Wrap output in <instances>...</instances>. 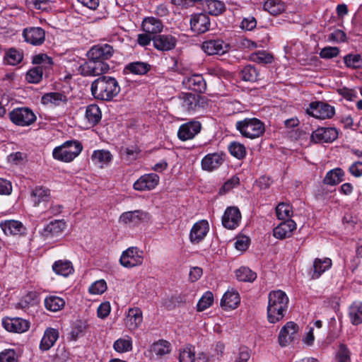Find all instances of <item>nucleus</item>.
Segmentation results:
<instances>
[{
	"mask_svg": "<svg viewBox=\"0 0 362 362\" xmlns=\"http://www.w3.org/2000/svg\"><path fill=\"white\" fill-rule=\"evenodd\" d=\"M110 303L105 302L101 303L97 310L98 317L104 319L107 317L110 313Z\"/></svg>",
	"mask_w": 362,
	"mask_h": 362,
	"instance_id": "63",
	"label": "nucleus"
},
{
	"mask_svg": "<svg viewBox=\"0 0 362 362\" xmlns=\"http://www.w3.org/2000/svg\"><path fill=\"white\" fill-rule=\"evenodd\" d=\"M250 357V351L247 347H241L235 362H247Z\"/></svg>",
	"mask_w": 362,
	"mask_h": 362,
	"instance_id": "64",
	"label": "nucleus"
},
{
	"mask_svg": "<svg viewBox=\"0 0 362 362\" xmlns=\"http://www.w3.org/2000/svg\"><path fill=\"white\" fill-rule=\"evenodd\" d=\"M349 317L351 322L354 325H358L362 323V303L354 302L349 309Z\"/></svg>",
	"mask_w": 362,
	"mask_h": 362,
	"instance_id": "36",
	"label": "nucleus"
},
{
	"mask_svg": "<svg viewBox=\"0 0 362 362\" xmlns=\"http://www.w3.org/2000/svg\"><path fill=\"white\" fill-rule=\"evenodd\" d=\"M241 221V214L235 206L228 207L222 217V224L228 229L233 230L238 227Z\"/></svg>",
	"mask_w": 362,
	"mask_h": 362,
	"instance_id": "14",
	"label": "nucleus"
},
{
	"mask_svg": "<svg viewBox=\"0 0 362 362\" xmlns=\"http://www.w3.org/2000/svg\"><path fill=\"white\" fill-rule=\"evenodd\" d=\"M113 348L119 353L130 351L132 349V341L129 337L119 338L115 341Z\"/></svg>",
	"mask_w": 362,
	"mask_h": 362,
	"instance_id": "47",
	"label": "nucleus"
},
{
	"mask_svg": "<svg viewBox=\"0 0 362 362\" xmlns=\"http://www.w3.org/2000/svg\"><path fill=\"white\" fill-rule=\"evenodd\" d=\"M202 125L198 121H190L182 124L178 130L177 136L182 141L193 139L201 130Z\"/></svg>",
	"mask_w": 362,
	"mask_h": 362,
	"instance_id": "17",
	"label": "nucleus"
},
{
	"mask_svg": "<svg viewBox=\"0 0 362 362\" xmlns=\"http://www.w3.org/2000/svg\"><path fill=\"white\" fill-rule=\"evenodd\" d=\"M264 9L273 16H277L285 10V5L280 0H267L264 4Z\"/></svg>",
	"mask_w": 362,
	"mask_h": 362,
	"instance_id": "40",
	"label": "nucleus"
},
{
	"mask_svg": "<svg viewBox=\"0 0 362 362\" xmlns=\"http://www.w3.org/2000/svg\"><path fill=\"white\" fill-rule=\"evenodd\" d=\"M209 230V224L206 220L195 223L189 233V240L192 244H198L206 236Z\"/></svg>",
	"mask_w": 362,
	"mask_h": 362,
	"instance_id": "15",
	"label": "nucleus"
},
{
	"mask_svg": "<svg viewBox=\"0 0 362 362\" xmlns=\"http://www.w3.org/2000/svg\"><path fill=\"white\" fill-rule=\"evenodd\" d=\"M222 153H209L202 160V167L204 170L213 171L218 168L223 163Z\"/></svg>",
	"mask_w": 362,
	"mask_h": 362,
	"instance_id": "24",
	"label": "nucleus"
},
{
	"mask_svg": "<svg viewBox=\"0 0 362 362\" xmlns=\"http://www.w3.org/2000/svg\"><path fill=\"white\" fill-rule=\"evenodd\" d=\"M250 59L258 64H269L272 62L273 57L266 52H258L252 54Z\"/></svg>",
	"mask_w": 362,
	"mask_h": 362,
	"instance_id": "53",
	"label": "nucleus"
},
{
	"mask_svg": "<svg viewBox=\"0 0 362 362\" xmlns=\"http://www.w3.org/2000/svg\"><path fill=\"white\" fill-rule=\"evenodd\" d=\"M228 149L231 155L238 159H242L246 155V149L245 146L238 142L231 143L228 146Z\"/></svg>",
	"mask_w": 362,
	"mask_h": 362,
	"instance_id": "52",
	"label": "nucleus"
},
{
	"mask_svg": "<svg viewBox=\"0 0 362 362\" xmlns=\"http://www.w3.org/2000/svg\"><path fill=\"white\" fill-rule=\"evenodd\" d=\"M42 103H52L54 105H59L62 103H66L68 100L67 97L61 93H49L44 95L42 98Z\"/></svg>",
	"mask_w": 362,
	"mask_h": 362,
	"instance_id": "42",
	"label": "nucleus"
},
{
	"mask_svg": "<svg viewBox=\"0 0 362 362\" xmlns=\"http://www.w3.org/2000/svg\"><path fill=\"white\" fill-rule=\"evenodd\" d=\"M151 219L148 212L136 210L123 213L119 217V221L124 223H133L137 225L141 222H147Z\"/></svg>",
	"mask_w": 362,
	"mask_h": 362,
	"instance_id": "18",
	"label": "nucleus"
},
{
	"mask_svg": "<svg viewBox=\"0 0 362 362\" xmlns=\"http://www.w3.org/2000/svg\"><path fill=\"white\" fill-rule=\"evenodd\" d=\"M150 67L151 66L147 63L135 62L127 64L125 66L124 71H128L134 74L143 75L150 70Z\"/></svg>",
	"mask_w": 362,
	"mask_h": 362,
	"instance_id": "41",
	"label": "nucleus"
},
{
	"mask_svg": "<svg viewBox=\"0 0 362 362\" xmlns=\"http://www.w3.org/2000/svg\"><path fill=\"white\" fill-rule=\"evenodd\" d=\"M183 83L189 89L197 93H204L206 89V83L200 74H194L185 78Z\"/></svg>",
	"mask_w": 362,
	"mask_h": 362,
	"instance_id": "26",
	"label": "nucleus"
},
{
	"mask_svg": "<svg viewBox=\"0 0 362 362\" xmlns=\"http://www.w3.org/2000/svg\"><path fill=\"white\" fill-rule=\"evenodd\" d=\"M257 26V20L255 17L249 16L244 18L241 22L240 28L245 30H252Z\"/></svg>",
	"mask_w": 362,
	"mask_h": 362,
	"instance_id": "61",
	"label": "nucleus"
},
{
	"mask_svg": "<svg viewBox=\"0 0 362 362\" xmlns=\"http://www.w3.org/2000/svg\"><path fill=\"white\" fill-rule=\"evenodd\" d=\"M11 122L19 127H28L35 122L37 117L28 107H16L8 113Z\"/></svg>",
	"mask_w": 362,
	"mask_h": 362,
	"instance_id": "5",
	"label": "nucleus"
},
{
	"mask_svg": "<svg viewBox=\"0 0 362 362\" xmlns=\"http://www.w3.org/2000/svg\"><path fill=\"white\" fill-rule=\"evenodd\" d=\"M182 106L188 111L196 110L203 104L204 98L199 95L191 93H182Z\"/></svg>",
	"mask_w": 362,
	"mask_h": 362,
	"instance_id": "27",
	"label": "nucleus"
},
{
	"mask_svg": "<svg viewBox=\"0 0 362 362\" xmlns=\"http://www.w3.org/2000/svg\"><path fill=\"white\" fill-rule=\"evenodd\" d=\"M3 327L8 332L22 333L29 328V322L19 317H6L2 320Z\"/></svg>",
	"mask_w": 362,
	"mask_h": 362,
	"instance_id": "19",
	"label": "nucleus"
},
{
	"mask_svg": "<svg viewBox=\"0 0 362 362\" xmlns=\"http://www.w3.org/2000/svg\"><path fill=\"white\" fill-rule=\"evenodd\" d=\"M210 19L207 14L200 13L192 15L190 19L191 30L196 34H202L209 30Z\"/></svg>",
	"mask_w": 362,
	"mask_h": 362,
	"instance_id": "12",
	"label": "nucleus"
},
{
	"mask_svg": "<svg viewBox=\"0 0 362 362\" xmlns=\"http://www.w3.org/2000/svg\"><path fill=\"white\" fill-rule=\"evenodd\" d=\"M114 49L111 45L103 44L93 46L88 52L87 56L89 59L104 62L112 57Z\"/></svg>",
	"mask_w": 362,
	"mask_h": 362,
	"instance_id": "11",
	"label": "nucleus"
},
{
	"mask_svg": "<svg viewBox=\"0 0 362 362\" xmlns=\"http://www.w3.org/2000/svg\"><path fill=\"white\" fill-rule=\"evenodd\" d=\"M339 53V49L337 47H325L320 52V56L322 59H332L336 57Z\"/></svg>",
	"mask_w": 362,
	"mask_h": 362,
	"instance_id": "58",
	"label": "nucleus"
},
{
	"mask_svg": "<svg viewBox=\"0 0 362 362\" xmlns=\"http://www.w3.org/2000/svg\"><path fill=\"white\" fill-rule=\"evenodd\" d=\"M344 63L349 67L361 68L362 67V57L360 54H348L344 57Z\"/></svg>",
	"mask_w": 362,
	"mask_h": 362,
	"instance_id": "55",
	"label": "nucleus"
},
{
	"mask_svg": "<svg viewBox=\"0 0 362 362\" xmlns=\"http://www.w3.org/2000/svg\"><path fill=\"white\" fill-rule=\"evenodd\" d=\"M23 59V53L16 49L11 48L6 53V60L11 65H16Z\"/></svg>",
	"mask_w": 362,
	"mask_h": 362,
	"instance_id": "56",
	"label": "nucleus"
},
{
	"mask_svg": "<svg viewBox=\"0 0 362 362\" xmlns=\"http://www.w3.org/2000/svg\"><path fill=\"white\" fill-rule=\"evenodd\" d=\"M235 128L243 137L250 139L259 138L265 131L264 123L255 117L238 121Z\"/></svg>",
	"mask_w": 362,
	"mask_h": 362,
	"instance_id": "3",
	"label": "nucleus"
},
{
	"mask_svg": "<svg viewBox=\"0 0 362 362\" xmlns=\"http://www.w3.org/2000/svg\"><path fill=\"white\" fill-rule=\"evenodd\" d=\"M159 176L156 173H149L141 176L134 184L137 191L151 190L159 183Z\"/></svg>",
	"mask_w": 362,
	"mask_h": 362,
	"instance_id": "16",
	"label": "nucleus"
},
{
	"mask_svg": "<svg viewBox=\"0 0 362 362\" xmlns=\"http://www.w3.org/2000/svg\"><path fill=\"white\" fill-rule=\"evenodd\" d=\"M338 137V131L334 127H320L314 131L311 139L315 143H331Z\"/></svg>",
	"mask_w": 362,
	"mask_h": 362,
	"instance_id": "10",
	"label": "nucleus"
},
{
	"mask_svg": "<svg viewBox=\"0 0 362 362\" xmlns=\"http://www.w3.org/2000/svg\"><path fill=\"white\" fill-rule=\"evenodd\" d=\"M112 159V155L107 150H95L93 152L91 160L95 164H98L100 168L108 165Z\"/></svg>",
	"mask_w": 362,
	"mask_h": 362,
	"instance_id": "33",
	"label": "nucleus"
},
{
	"mask_svg": "<svg viewBox=\"0 0 362 362\" xmlns=\"http://www.w3.org/2000/svg\"><path fill=\"white\" fill-rule=\"evenodd\" d=\"M206 10L212 16H218L226 10L223 2L218 0H207Z\"/></svg>",
	"mask_w": 362,
	"mask_h": 362,
	"instance_id": "46",
	"label": "nucleus"
},
{
	"mask_svg": "<svg viewBox=\"0 0 362 362\" xmlns=\"http://www.w3.org/2000/svg\"><path fill=\"white\" fill-rule=\"evenodd\" d=\"M17 355L13 349H5L0 353V362H16Z\"/></svg>",
	"mask_w": 362,
	"mask_h": 362,
	"instance_id": "59",
	"label": "nucleus"
},
{
	"mask_svg": "<svg viewBox=\"0 0 362 362\" xmlns=\"http://www.w3.org/2000/svg\"><path fill=\"white\" fill-rule=\"evenodd\" d=\"M332 266V260L329 258H316L313 262V279L319 278L322 274L329 269Z\"/></svg>",
	"mask_w": 362,
	"mask_h": 362,
	"instance_id": "34",
	"label": "nucleus"
},
{
	"mask_svg": "<svg viewBox=\"0 0 362 362\" xmlns=\"http://www.w3.org/2000/svg\"><path fill=\"white\" fill-rule=\"evenodd\" d=\"M142 29L145 33L156 35L163 31V24L162 21L158 18L148 17L144 18L142 22Z\"/></svg>",
	"mask_w": 362,
	"mask_h": 362,
	"instance_id": "29",
	"label": "nucleus"
},
{
	"mask_svg": "<svg viewBox=\"0 0 362 362\" xmlns=\"http://www.w3.org/2000/svg\"><path fill=\"white\" fill-rule=\"evenodd\" d=\"M59 337L58 331L55 329H47L41 340L40 348L42 351L49 350L56 342Z\"/></svg>",
	"mask_w": 362,
	"mask_h": 362,
	"instance_id": "32",
	"label": "nucleus"
},
{
	"mask_svg": "<svg viewBox=\"0 0 362 362\" xmlns=\"http://www.w3.org/2000/svg\"><path fill=\"white\" fill-rule=\"evenodd\" d=\"M0 227L6 235H22L25 233V228L18 221L7 220L0 223Z\"/></svg>",
	"mask_w": 362,
	"mask_h": 362,
	"instance_id": "25",
	"label": "nucleus"
},
{
	"mask_svg": "<svg viewBox=\"0 0 362 362\" xmlns=\"http://www.w3.org/2000/svg\"><path fill=\"white\" fill-rule=\"evenodd\" d=\"M151 351L157 356L162 357L170 351V344L165 340H159L151 346Z\"/></svg>",
	"mask_w": 362,
	"mask_h": 362,
	"instance_id": "45",
	"label": "nucleus"
},
{
	"mask_svg": "<svg viewBox=\"0 0 362 362\" xmlns=\"http://www.w3.org/2000/svg\"><path fill=\"white\" fill-rule=\"evenodd\" d=\"M144 262V252L137 247H130L124 250L119 259L122 266L132 268L140 266Z\"/></svg>",
	"mask_w": 362,
	"mask_h": 362,
	"instance_id": "6",
	"label": "nucleus"
},
{
	"mask_svg": "<svg viewBox=\"0 0 362 362\" xmlns=\"http://www.w3.org/2000/svg\"><path fill=\"white\" fill-rule=\"evenodd\" d=\"M235 275L240 281L252 282L257 279V274L247 267H242L237 269Z\"/></svg>",
	"mask_w": 362,
	"mask_h": 362,
	"instance_id": "44",
	"label": "nucleus"
},
{
	"mask_svg": "<svg viewBox=\"0 0 362 362\" xmlns=\"http://www.w3.org/2000/svg\"><path fill=\"white\" fill-rule=\"evenodd\" d=\"M32 202L35 206H39L41 202H48L50 199V191L43 187H36L31 192Z\"/></svg>",
	"mask_w": 362,
	"mask_h": 362,
	"instance_id": "31",
	"label": "nucleus"
},
{
	"mask_svg": "<svg viewBox=\"0 0 362 362\" xmlns=\"http://www.w3.org/2000/svg\"><path fill=\"white\" fill-rule=\"evenodd\" d=\"M258 76L259 71L250 64L244 66L240 72V77L245 81L255 82Z\"/></svg>",
	"mask_w": 362,
	"mask_h": 362,
	"instance_id": "43",
	"label": "nucleus"
},
{
	"mask_svg": "<svg viewBox=\"0 0 362 362\" xmlns=\"http://www.w3.org/2000/svg\"><path fill=\"white\" fill-rule=\"evenodd\" d=\"M66 227V223L62 220H55L47 224L41 232L45 239H49L60 235Z\"/></svg>",
	"mask_w": 362,
	"mask_h": 362,
	"instance_id": "21",
	"label": "nucleus"
},
{
	"mask_svg": "<svg viewBox=\"0 0 362 362\" xmlns=\"http://www.w3.org/2000/svg\"><path fill=\"white\" fill-rule=\"evenodd\" d=\"M109 68V65L104 62L88 58L87 62L80 66L79 71L83 76H95L107 72Z\"/></svg>",
	"mask_w": 362,
	"mask_h": 362,
	"instance_id": "8",
	"label": "nucleus"
},
{
	"mask_svg": "<svg viewBox=\"0 0 362 362\" xmlns=\"http://www.w3.org/2000/svg\"><path fill=\"white\" fill-rule=\"evenodd\" d=\"M86 117L91 125L97 124L102 117V113L99 107L95 104L88 105L86 110Z\"/></svg>",
	"mask_w": 362,
	"mask_h": 362,
	"instance_id": "38",
	"label": "nucleus"
},
{
	"mask_svg": "<svg viewBox=\"0 0 362 362\" xmlns=\"http://www.w3.org/2000/svg\"><path fill=\"white\" fill-rule=\"evenodd\" d=\"M298 326L293 322H288L281 328L279 334V343L281 346H286L295 340L298 337Z\"/></svg>",
	"mask_w": 362,
	"mask_h": 362,
	"instance_id": "9",
	"label": "nucleus"
},
{
	"mask_svg": "<svg viewBox=\"0 0 362 362\" xmlns=\"http://www.w3.org/2000/svg\"><path fill=\"white\" fill-rule=\"evenodd\" d=\"M180 362H194L195 361V351L194 347L192 345H187L180 350Z\"/></svg>",
	"mask_w": 362,
	"mask_h": 362,
	"instance_id": "50",
	"label": "nucleus"
},
{
	"mask_svg": "<svg viewBox=\"0 0 362 362\" xmlns=\"http://www.w3.org/2000/svg\"><path fill=\"white\" fill-rule=\"evenodd\" d=\"M154 47L160 51H169L174 49L177 39L171 35H158L153 37Z\"/></svg>",
	"mask_w": 362,
	"mask_h": 362,
	"instance_id": "20",
	"label": "nucleus"
},
{
	"mask_svg": "<svg viewBox=\"0 0 362 362\" xmlns=\"http://www.w3.org/2000/svg\"><path fill=\"white\" fill-rule=\"evenodd\" d=\"M344 172L342 169L337 168L329 170L324 178V183L329 185H336L344 180Z\"/></svg>",
	"mask_w": 362,
	"mask_h": 362,
	"instance_id": "37",
	"label": "nucleus"
},
{
	"mask_svg": "<svg viewBox=\"0 0 362 362\" xmlns=\"http://www.w3.org/2000/svg\"><path fill=\"white\" fill-rule=\"evenodd\" d=\"M240 301V298L238 291L231 289L224 293L221 301V305L225 310L235 309L238 307Z\"/></svg>",
	"mask_w": 362,
	"mask_h": 362,
	"instance_id": "28",
	"label": "nucleus"
},
{
	"mask_svg": "<svg viewBox=\"0 0 362 362\" xmlns=\"http://www.w3.org/2000/svg\"><path fill=\"white\" fill-rule=\"evenodd\" d=\"M90 90L95 99L110 101L119 94L120 87L115 78L103 76L92 83Z\"/></svg>",
	"mask_w": 362,
	"mask_h": 362,
	"instance_id": "2",
	"label": "nucleus"
},
{
	"mask_svg": "<svg viewBox=\"0 0 362 362\" xmlns=\"http://www.w3.org/2000/svg\"><path fill=\"white\" fill-rule=\"evenodd\" d=\"M338 362H350V351L344 344H340L337 355Z\"/></svg>",
	"mask_w": 362,
	"mask_h": 362,
	"instance_id": "60",
	"label": "nucleus"
},
{
	"mask_svg": "<svg viewBox=\"0 0 362 362\" xmlns=\"http://www.w3.org/2000/svg\"><path fill=\"white\" fill-rule=\"evenodd\" d=\"M346 39V33L341 30H336L328 35L329 41H334L337 42H345Z\"/></svg>",
	"mask_w": 362,
	"mask_h": 362,
	"instance_id": "62",
	"label": "nucleus"
},
{
	"mask_svg": "<svg viewBox=\"0 0 362 362\" xmlns=\"http://www.w3.org/2000/svg\"><path fill=\"white\" fill-rule=\"evenodd\" d=\"M43 71L42 66H37L30 69L25 76L27 81L31 83H39L42 78Z\"/></svg>",
	"mask_w": 362,
	"mask_h": 362,
	"instance_id": "49",
	"label": "nucleus"
},
{
	"mask_svg": "<svg viewBox=\"0 0 362 362\" xmlns=\"http://www.w3.org/2000/svg\"><path fill=\"white\" fill-rule=\"evenodd\" d=\"M64 305L65 300L59 296H49L45 299V308L52 312H57L62 310Z\"/></svg>",
	"mask_w": 362,
	"mask_h": 362,
	"instance_id": "39",
	"label": "nucleus"
},
{
	"mask_svg": "<svg viewBox=\"0 0 362 362\" xmlns=\"http://www.w3.org/2000/svg\"><path fill=\"white\" fill-rule=\"evenodd\" d=\"M276 216L280 220L286 221L291 219L293 215L292 207L286 203H280L276 207Z\"/></svg>",
	"mask_w": 362,
	"mask_h": 362,
	"instance_id": "48",
	"label": "nucleus"
},
{
	"mask_svg": "<svg viewBox=\"0 0 362 362\" xmlns=\"http://www.w3.org/2000/svg\"><path fill=\"white\" fill-rule=\"evenodd\" d=\"M142 319V312L140 308H129L127 315L126 324L130 329H135L141 324Z\"/></svg>",
	"mask_w": 362,
	"mask_h": 362,
	"instance_id": "30",
	"label": "nucleus"
},
{
	"mask_svg": "<svg viewBox=\"0 0 362 362\" xmlns=\"http://www.w3.org/2000/svg\"><path fill=\"white\" fill-rule=\"evenodd\" d=\"M202 49L209 55L223 54L227 52L228 45L221 40H212L204 42Z\"/></svg>",
	"mask_w": 362,
	"mask_h": 362,
	"instance_id": "22",
	"label": "nucleus"
},
{
	"mask_svg": "<svg viewBox=\"0 0 362 362\" xmlns=\"http://www.w3.org/2000/svg\"><path fill=\"white\" fill-rule=\"evenodd\" d=\"M25 41L35 46L42 45L45 40V32L40 27H30L23 30Z\"/></svg>",
	"mask_w": 362,
	"mask_h": 362,
	"instance_id": "13",
	"label": "nucleus"
},
{
	"mask_svg": "<svg viewBox=\"0 0 362 362\" xmlns=\"http://www.w3.org/2000/svg\"><path fill=\"white\" fill-rule=\"evenodd\" d=\"M53 271L58 275L68 276L74 272L72 263L66 259L56 261L52 265Z\"/></svg>",
	"mask_w": 362,
	"mask_h": 362,
	"instance_id": "35",
	"label": "nucleus"
},
{
	"mask_svg": "<svg viewBox=\"0 0 362 362\" xmlns=\"http://www.w3.org/2000/svg\"><path fill=\"white\" fill-rule=\"evenodd\" d=\"M107 290V284L104 280L96 281L89 287V292L92 294L99 295Z\"/></svg>",
	"mask_w": 362,
	"mask_h": 362,
	"instance_id": "57",
	"label": "nucleus"
},
{
	"mask_svg": "<svg viewBox=\"0 0 362 362\" xmlns=\"http://www.w3.org/2000/svg\"><path fill=\"white\" fill-rule=\"evenodd\" d=\"M296 228V223L288 219L279 224L273 231L274 236L279 239H284L291 235L293 231Z\"/></svg>",
	"mask_w": 362,
	"mask_h": 362,
	"instance_id": "23",
	"label": "nucleus"
},
{
	"mask_svg": "<svg viewBox=\"0 0 362 362\" xmlns=\"http://www.w3.org/2000/svg\"><path fill=\"white\" fill-rule=\"evenodd\" d=\"M82 149L83 146L81 142L70 140L54 148L52 156L54 158L58 160L69 163L76 158L81 153Z\"/></svg>",
	"mask_w": 362,
	"mask_h": 362,
	"instance_id": "4",
	"label": "nucleus"
},
{
	"mask_svg": "<svg viewBox=\"0 0 362 362\" xmlns=\"http://www.w3.org/2000/svg\"><path fill=\"white\" fill-rule=\"evenodd\" d=\"M33 63L37 66H42L43 70L49 69L53 64L51 57L45 54H39L33 57Z\"/></svg>",
	"mask_w": 362,
	"mask_h": 362,
	"instance_id": "51",
	"label": "nucleus"
},
{
	"mask_svg": "<svg viewBox=\"0 0 362 362\" xmlns=\"http://www.w3.org/2000/svg\"><path fill=\"white\" fill-rule=\"evenodd\" d=\"M288 298L281 290L272 291L268 295L267 319L270 323L281 320L287 311Z\"/></svg>",
	"mask_w": 362,
	"mask_h": 362,
	"instance_id": "1",
	"label": "nucleus"
},
{
	"mask_svg": "<svg viewBox=\"0 0 362 362\" xmlns=\"http://www.w3.org/2000/svg\"><path fill=\"white\" fill-rule=\"evenodd\" d=\"M214 301L213 293L210 291L206 292L197 303V310L203 311L209 308Z\"/></svg>",
	"mask_w": 362,
	"mask_h": 362,
	"instance_id": "54",
	"label": "nucleus"
},
{
	"mask_svg": "<svg viewBox=\"0 0 362 362\" xmlns=\"http://www.w3.org/2000/svg\"><path fill=\"white\" fill-rule=\"evenodd\" d=\"M306 111L308 115L320 119L332 118L335 114L334 107L321 101L311 103Z\"/></svg>",
	"mask_w": 362,
	"mask_h": 362,
	"instance_id": "7",
	"label": "nucleus"
}]
</instances>
